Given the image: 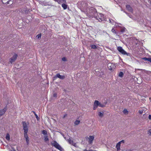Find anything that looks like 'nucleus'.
I'll use <instances>...</instances> for the list:
<instances>
[{"instance_id":"9","label":"nucleus","mask_w":151,"mask_h":151,"mask_svg":"<svg viewBox=\"0 0 151 151\" xmlns=\"http://www.w3.org/2000/svg\"><path fill=\"white\" fill-rule=\"evenodd\" d=\"M99 102L98 101L95 100L93 104V109L96 110L98 107L99 105Z\"/></svg>"},{"instance_id":"13","label":"nucleus","mask_w":151,"mask_h":151,"mask_svg":"<svg viewBox=\"0 0 151 151\" xmlns=\"http://www.w3.org/2000/svg\"><path fill=\"white\" fill-rule=\"evenodd\" d=\"M126 8L127 9L129 12L132 13L133 12V10L132 8L129 5H127L126 6Z\"/></svg>"},{"instance_id":"12","label":"nucleus","mask_w":151,"mask_h":151,"mask_svg":"<svg viewBox=\"0 0 151 151\" xmlns=\"http://www.w3.org/2000/svg\"><path fill=\"white\" fill-rule=\"evenodd\" d=\"M24 137L25 139L27 144L28 145L29 144V139L27 133L24 134Z\"/></svg>"},{"instance_id":"35","label":"nucleus","mask_w":151,"mask_h":151,"mask_svg":"<svg viewBox=\"0 0 151 151\" xmlns=\"http://www.w3.org/2000/svg\"><path fill=\"white\" fill-rule=\"evenodd\" d=\"M148 132V133L149 134V135H151V129L149 130Z\"/></svg>"},{"instance_id":"27","label":"nucleus","mask_w":151,"mask_h":151,"mask_svg":"<svg viewBox=\"0 0 151 151\" xmlns=\"http://www.w3.org/2000/svg\"><path fill=\"white\" fill-rule=\"evenodd\" d=\"M144 110L141 109L139 110V112L140 114H142L143 113V111Z\"/></svg>"},{"instance_id":"15","label":"nucleus","mask_w":151,"mask_h":151,"mask_svg":"<svg viewBox=\"0 0 151 151\" xmlns=\"http://www.w3.org/2000/svg\"><path fill=\"white\" fill-rule=\"evenodd\" d=\"M55 76L56 77L58 78H60V79H63L64 78V76H61L58 73L57 74L56 76Z\"/></svg>"},{"instance_id":"7","label":"nucleus","mask_w":151,"mask_h":151,"mask_svg":"<svg viewBox=\"0 0 151 151\" xmlns=\"http://www.w3.org/2000/svg\"><path fill=\"white\" fill-rule=\"evenodd\" d=\"M108 67L109 70L111 71L115 68L116 66L113 63H109L108 64Z\"/></svg>"},{"instance_id":"42","label":"nucleus","mask_w":151,"mask_h":151,"mask_svg":"<svg viewBox=\"0 0 151 151\" xmlns=\"http://www.w3.org/2000/svg\"><path fill=\"white\" fill-rule=\"evenodd\" d=\"M4 1L5 2H6V0H4Z\"/></svg>"},{"instance_id":"5","label":"nucleus","mask_w":151,"mask_h":151,"mask_svg":"<svg viewBox=\"0 0 151 151\" xmlns=\"http://www.w3.org/2000/svg\"><path fill=\"white\" fill-rule=\"evenodd\" d=\"M22 123L24 134L27 133L28 129V128L27 124L25 122H23Z\"/></svg>"},{"instance_id":"36","label":"nucleus","mask_w":151,"mask_h":151,"mask_svg":"<svg viewBox=\"0 0 151 151\" xmlns=\"http://www.w3.org/2000/svg\"><path fill=\"white\" fill-rule=\"evenodd\" d=\"M148 118L149 119L151 120V115H149V116Z\"/></svg>"},{"instance_id":"26","label":"nucleus","mask_w":151,"mask_h":151,"mask_svg":"<svg viewBox=\"0 0 151 151\" xmlns=\"http://www.w3.org/2000/svg\"><path fill=\"white\" fill-rule=\"evenodd\" d=\"M2 1L3 4H9V1H8L6 2H5L4 1V0H2Z\"/></svg>"},{"instance_id":"29","label":"nucleus","mask_w":151,"mask_h":151,"mask_svg":"<svg viewBox=\"0 0 151 151\" xmlns=\"http://www.w3.org/2000/svg\"><path fill=\"white\" fill-rule=\"evenodd\" d=\"M99 106L100 107H103L104 106V105L103 104H101L99 102Z\"/></svg>"},{"instance_id":"30","label":"nucleus","mask_w":151,"mask_h":151,"mask_svg":"<svg viewBox=\"0 0 151 151\" xmlns=\"http://www.w3.org/2000/svg\"><path fill=\"white\" fill-rule=\"evenodd\" d=\"M126 29L125 28H123L122 29H121V32H125Z\"/></svg>"},{"instance_id":"21","label":"nucleus","mask_w":151,"mask_h":151,"mask_svg":"<svg viewBox=\"0 0 151 151\" xmlns=\"http://www.w3.org/2000/svg\"><path fill=\"white\" fill-rule=\"evenodd\" d=\"M6 138L8 140H9L10 139V135L9 134H7L6 136Z\"/></svg>"},{"instance_id":"11","label":"nucleus","mask_w":151,"mask_h":151,"mask_svg":"<svg viewBox=\"0 0 151 151\" xmlns=\"http://www.w3.org/2000/svg\"><path fill=\"white\" fill-rule=\"evenodd\" d=\"M6 110V108L5 107L3 109L0 110V117L2 116L5 113Z\"/></svg>"},{"instance_id":"31","label":"nucleus","mask_w":151,"mask_h":151,"mask_svg":"<svg viewBox=\"0 0 151 151\" xmlns=\"http://www.w3.org/2000/svg\"><path fill=\"white\" fill-rule=\"evenodd\" d=\"M143 59L144 60H147L148 61H149V58H143Z\"/></svg>"},{"instance_id":"32","label":"nucleus","mask_w":151,"mask_h":151,"mask_svg":"<svg viewBox=\"0 0 151 151\" xmlns=\"http://www.w3.org/2000/svg\"><path fill=\"white\" fill-rule=\"evenodd\" d=\"M111 31L112 32L115 33H116V31L115 29L114 28H112L111 30Z\"/></svg>"},{"instance_id":"14","label":"nucleus","mask_w":151,"mask_h":151,"mask_svg":"<svg viewBox=\"0 0 151 151\" xmlns=\"http://www.w3.org/2000/svg\"><path fill=\"white\" fill-rule=\"evenodd\" d=\"M62 3L61 5L62 7L64 9H66L67 8V5L66 4V3Z\"/></svg>"},{"instance_id":"20","label":"nucleus","mask_w":151,"mask_h":151,"mask_svg":"<svg viewBox=\"0 0 151 151\" xmlns=\"http://www.w3.org/2000/svg\"><path fill=\"white\" fill-rule=\"evenodd\" d=\"M109 20L110 22L112 24H114L116 23L115 21L112 19H109Z\"/></svg>"},{"instance_id":"23","label":"nucleus","mask_w":151,"mask_h":151,"mask_svg":"<svg viewBox=\"0 0 151 151\" xmlns=\"http://www.w3.org/2000/svg\"><path fill=\"white\" fill-rule=\"evenodd\" d=\"M123 113L125 114H127L128 113V111L126 109H124L123 111Z\"/></svg>"},{"instance_id":"4","label":"nucleus","mask_w":151,"mask_h":151,"mask_svg":"<svg viewBox=\"0 0 151 151\" xmlns=\"http://www.w3.org/2000/svg\"><path fill=\"white\" fill-rule=\"evenodd\" d=\"M86 139L90 144H92L94 139V136L89 135L86 137Z\"/></svg>"},{"instance_id":"37","label":"nucleus","mask_w":151,"mask_h":151,"mask_svg":"<svg viewBox=\"0 0 151 151\" xmlns=\"http://www.w3.org/2000/svg\"><path fill=\"white\" fill-rule=\"evenodd\" d=\"M53 96L54 97H57V94H56V93H54V94H53Z\"/></svg>"},{"instance_id":"39","label":"nucleus","mask_w":151,"mask_h":151,"mask_svg":"<svg viewBox=\"0 0 151 151\" xmlns=\"http://www.w3.org/2000/svg\"><path fill=\"white\" fill-rule=\"evenodd\" d=\"M151 62V58H149V61Z\"/></svg>"},{"instance_id":"2","label":"nucleus","mask_w":151,"mask_h":151,"mask_svg":"<svg viewBox=\"0 0 151 151\" xmlns=\"http://www.w3.org/2000/svg\"><path fill=\"white\" fill-rule=\"evenodd\" d=\"M117 49L119 52L122 55H126L127 56H130V54L129 53H127L123 49L122 47L119 46L117 47Z\"/></svg>"},{"instance_id":"6","label":"nucleus","mask_w":151,"mask_h":151,"mask_svg":"<svg viewBox=\"0 0 151 151\" xmlns=\"http://www.w3.org/2000/svg\"><path fill=\"white\" fill-rule=\"evenodd\" d=\"M64 139L68 142L71 145H73V140H71V137L68 135L66 136H64Z\"/></svg>"},{"instance_id":"33","label":"nucleus","mask_w":151,"mask_h":151,"mask_svg":"<svg viewBox=\"0 0 151 151\" xmlns=\"http://www.w3.org/2000/svg\"><path fill=\"white\" fill-rule=\"evenodd\" d=\"M62 60L63 61H66V58L65 57L63 58L62 59Z\"/></svg>"},{"instance_id":"16","label":"nucleus","mask_w":151,"mask_h":151,"mask_svg":"<svg viewBox=\"0 0 151 151\" xmlns=\"http://www.w3.org/2000/svg\"><path fill=\"white\" fill-rule=\"evenodd\" d=\"M44 140L45 142H47L49 140L47 135L44 136Z\"/></svg>"},{"instance_id":"28","label":"nucleus","mask_w":151,"mask_h":151,"mask_svg":"<svg viewBox=\"0 0 151 151\" xmlns=\"http://www.w3.org/2000/svg\"><path fill=\"white\" fill-rule=\"evenodd\" d=\"M41 37V34H38V35H37L36 36V38L38 39H39Z\"/></svg>"},{"instance_id":"34","label":"nucleus","mask_w":151,"mask_h":151,"mask_svg":"<svg viewBox=\"0 0 151 151\" xmlns=\"http://www.w3.org/2000/svg\"><path fill=\"white\" fill-rule=\"evenodd\" d=\"M35 116L36 117V119H37L38 120L39 118L38 116L37 115V114H36L35 113Z\"/></svg>"},{"instance_id":"22","label":"nucleus","mask_w":151,"mask_h":151,"mask_svg":"<svg viewBox=\"0 0 151 151\" xmlns=\"http://www.w3.org/2000/svg\"><path fill=\"white\" fill-rule=\"evenodd\" d=\"M98 114L99 116L100 117H102L103 116V113L100 112H99Z\"/></svg>"},{"instance_id":"41","label":"nucleus","mask_w":151,"mask_h":151,"mask_svg":"<svg viewBox=\"0 0 151 151\" xmlns=\"http://www.w3.org/2000/svg\"><path fill=\"white\" fill-rule=\"evenodd\" d=\"M67 115H65L64 116L63 118H65Z\"/></svg>"},{"instance_id":"8","label":"nucleus","mask_w":151,"mask_h":151,"mask_svg":"<svg viewBox=\"0 0 151 151\" xmlns=\"http://www.w3.org/2000/svg\"><path fill=\"white\" fill-rule=\"evenodd\" d=\"M17 55L16 54H15L12 57L9 59L10 63H13L17 59Z\"/></svg>"},{"instance_id":"3","label":"nucleus","mask_w":151,"mask_h":151,"mask_svg":"<svg viewBox=\"0 0 151 151\" xmlns=\"http://www.w3.org/2000/svg\"><path fill=\"white\" fill-rule=\"evenodd\" d=\"M52 145L55 148L61 151H64L62 147L55 141H54L51 143Z\"/></svg>"},{"instance_id":"43","label":"nucleus","mask_w":151,"mask_h":151,"mask_svg":"<svg viewBox=\"0 0 151 151\" xmlns=\"http://www.w3.org/2000/svg\"><path fill=\"white\" fill-rule=\"evenodd\" d=\"M129 17H130V18H131V17H130V16H129Z\"/></svg>"},{"instance_id":"10","label":"nucleus","mask_w":151,"mask_h":151,"mask_svg":"<svg viewBox=\"0 0 151 151\" xmlns=\"http://www.w3.org/2000/svg\"><path fill=\"white\" fill-rule=\"evenodd\" d=\"M124 142L123 140H122V141H120L118 143H117L116 145V148L117 150H120V145L122 143H124Z\"/></svg>"},{"instance_id":"24","label":"nucleus","mask_w":151,"mask_h":151,"mask_svg":"<svg viewBox=\"0 0 151 151\" xmlns=\"http://www.w3.org/2000/svg\"><path fill=\"white\" fill-rule=\"evenodd\" d=\"M123 76V73L122 72H121L119 73V76L122 77Z\"/></svg>"},{"instance_id":"25","label":"nucleus","mask_w":151,"mask_h":151,"mask_svg":"<svg viewBox=\"0 0 151 151\" xmlns=\"http://www.w3.org/2000/svg\"><path fill=\"white\" fill-rule=\"evenodd\" d=\"M142 72L143 73H147V74H149L150 73V71H146V70H143L142 71Z\"/></svg>"},{"instance_id":"38","label":"nucleus","mask_w":151,"mask_h":151,"mask_svg":"<svg viewBox=\"0 0 151 151\" xmlns=\"http://www.w3.org/2000/svg\"><path fill=\"white\" fill-rule=\"evenodd\" d=\"M119 25H121V24H118V25H117V24H115V25L116 26V27H117V26H118V27H120V26Z\"/></svg>"},{"instance_id":"17","label":"nucleus","mask_w":151,"mask_h":151,"mask_svg":"<svg viewBox=\"0 0 151 151\" xmlns=\"http://www.w3.org/2000/svg\"><path fill=\"white\" fill-rule=\"evenodd\" d=\"M80 121L79 120H76L74 122V124L75 125H78L80 123Z\"/></svg>"},{"instance_id":"1","label":"nucleus","mask_w":151,"mask_h":151,"mask_svg":"<svg viewBox=\"0 0 151 151\" xmlns=\"http://www.w3.org/2000/svg\"><path fill=\"white\" fill-rule=\"evenodd\" d=\"M81 10L87 17H94L99 22L106 20V17L104 15L101 13H96V10L93 7L88 6L86 3H83Z\"/></svg>"},{"instance_id":"18","label":"nucleus","mask_w":151,"mask_h":151,"mask_svg":"<svg viewBox=\"0 0 151 151\" xmlns=\"http://www.w3.org/2000/svg\"><path fill=\"white\" fill-rule=\"evenodd\" d=\"M42 133L44 135V136L47 135V131L44 130L42 131Z\"/></svg>"},{"instance_id":"40","label":"nucleus","mask_w":151,"mask_h":151,"mask_svg":"<svg viewBox=\"0 0 151 151\" xmlns=\"http://www.w3.org/2000/svg\"><path fill=\"white\" fill-rule=\"evenodd\" d=\"M10 151H16L14 149L12 148V150H10Z\"/></svg>"},{"instance_id":"19","label":"nucleus","mask_w":151,"mask_h":151,"mask_svg":"<svg viewBox=\"0 0 151 151\" xmlns=\"http://www.w3.org/2000/svg\"><path fill=\"white\" fill-rule=\"evenodd\" d=\"M91 48L93 49H96L97 48V47L96 45H91Z\"/></svg>"}]
</instances>
